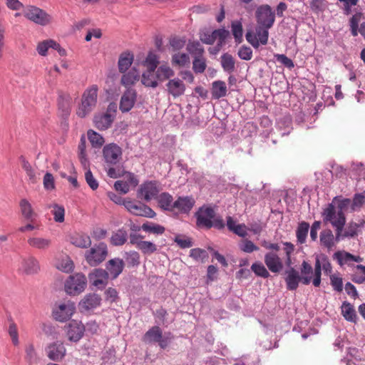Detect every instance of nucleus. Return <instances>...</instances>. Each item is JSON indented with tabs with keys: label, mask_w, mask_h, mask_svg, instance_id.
<instances>
[{
	"label": "nucleus",
	"mask_w": 365,
	"mask_h": 365,
	"mask_svg": "<svg viewBox=\"0 0 365 365\" xmlns=\"http://www.w3.org/2000/svg\"><path fill=\"white\" fill-rule=\"evenodd\" d=\"M334 205L332 204H329L327 207L324 209L322 217L324 223L329 222L335 228L336 241L339 242L344 238H353L357 236L358 229L360 227V225L354 222H350L344 229L346 224L345 215L340 213L339 220H334Z\"/></svg>",
	"instance_id": "obj_1"
},
{
	"label": "nucleus",
	"mask_w": 365,
	"mask_h": 365,
	"mask_svg": "<svg viewBox=\"0 0 365 365\" xmlns=\"http://www.w3.org/2000/svg\"><path fill=\"white\" fill-rule=\"evenodd\" d=\"M284 246V252L285 253L284 264L289 269L286 270L285 274V282L287 284V288L289 290H296L299 286V282L301 281V277L298 271L292 267V262L291 256L294 251V245L289 242H283Z\"/></svg>",
	"instance_id": "obj_2"
},
{
	"label": "nucleus",
	"mask_w": 365,
	"mask_h": 365,
	"mask_svg": "<svg viewBox=\"0 0 365 365\" xmlns=\"http://www.w3.org/2000/svg\"><path fill=\"white\" fill-rule=\"evenodd\" d=\"M98 91V87L97 85H92L84 91L81 96V103L76 110V115L78 117L85 118L96 108Z\"/></svg>",
	"instance_id": "obj_3"
},
{
	"label": "nucleus",
	"mask_w": 365,
	"mask_h": 365,
	"mask_svg": "<svg viewBox=\"0 0 365 365\" xmlns=\"http://www.w3.org/2000/svg\"><path fill=\"white\" fill-rule=\"evenodd\" d=\"M87 280L84 274L76 273L70 275L64 284L65 292L69 295H78L86 287Z\"/></svg>",
	"instance_id": "obj_4"
},
{
	"label": "nucleus",
	"mask_w": 365,
	"mask_h": 365,
	"mask_svg": "<svg viewBox=\"0 0 365 365\" xmlns=\"http://www.w3.org/2000/svg\"><path fill=\"white\" fill-rule=\"evenodd\" d=\"M23 15L27 19L41 26H46L51 22L50 15L44 10L34 6H28L25 8Z\"/></svg>",
	"instance_id": "obj_5"
},
{
	"label": "nucleus",
	"mask_w": 365,
	"mask_h": 365,
	"mask_svg": "<svg viewBox=\"0 0 365 365\" xmlns=\"http://www.w3.org/2000/svg\"><path fill=\"white\" fill-rule=\"evenodd\" d=\"M76 311L74 302L68 300L56 305L53 309V317L58 322H63L68 320Z\"/></svg>",
	"instance_id": "obj_6"
},
{
	"label": "nucleus",
	"mask_w": 365,
	"mask_h": 365,
	"mask_svg": "<svg viewBox=\"0 0 365 365\" xmlns=\"http://www.w3.org/2000/svg\"><path fill=\"white\" fill-rule=\"evenodd\" d=\"M108 255L107 245L101 242L92 247L86 255L87 262L91 266H96L102 262Z\"/></svg>",
	"instance_id": "obj_7"
},
{
	"label": "nucleus",
	"mask_w": 365,
	"mask_h": 365,
	"mask_svg": "<svg viewBox=\"0 0 365 365\" xmlns=\"http://www.w3.org/2000/svg\"><path fill=\"white\" fill-rule=\"evenodd\" d=\"M263 26L257 25L256 27V34L252 31H247L245 37L247 41L254 47L257 48L259 44L266 45L268 41L269 30Z\"/></svg>",
	"instance_id": "obj_8"
},
{
	"label": "nucleus",
	"mask_w": 365,
	"mask_h": 365,
	"mask_svg": "<svg viewBox=\"0 0 365 365\" xmlns=\"http://www.w3.org/2000/svg\"><path fill=\"white\" fill-rule=\"evenodd\" d=\"M230 33L225 29H219L212 32L205 31L200 34V38L201 41L205 44L211 45L215 41H217V45L222 46L225 43L226 38Z\"/></svg>",
	"instance_id": "obj_9"
},
{
	"label": "nucleus",
	"mask_w": 365,
	"mask_h": 365,
	"mask_svg": "<svg viewBox=\"0 0 365 365\" xmlns=\"http://www.w3.org/2000/svg\"><path fill=\"white\" fill-rule=\"evenodd\" d=\"M123 205L130 213L137 215L152 218L155 212L148 205L140 202H134L128 199L123 202Z\"/></svg>",
	"instance_id": "obj_10"
},
{
	"label": "nucleus",
	"mask_w": 365,
	"mask_h": 365,
	"mask_svg": "<svg viewBox=\"0 0 365 365\" xmlns=\"http://www.w3.org/2000/svg\"><path fill=\"white\" fill-rule=\"evenodd\" d=\"M256 19L257 25L271 28L275 20V14L269 6L263 5L257 9Z\"/></svg>",
	"instance_id": "obj_11"
},
{
	"label": "nucleus",
	"mask_w": 365,
	"mask_h": 365,
	"mask_svg": "<svg viewBox=\"0 0 365 365\" xmlns=\"http://www.w3.org/2000/svg\"><path fill=\"white\" fill-rule=\"evenodd\" d=\"M68 339L73 342L78 341L83 336L84 325L78 321L72 320L64 327Z\"/></svg>",
	"instance_id": "obj_12"
},
{
	"label": "nucleus",
	"mask_w": 365,
	"mask_h": 365,
	"mask_svg": "<svg viewBox=\"0 0 365 365\" xmlns=\"http://www.w3.org/2000/svg\"><path fill=\"white\" fill-rule=\"evenodd\" d=\"M197 225L199 227L210 229L212 227L211 222L215 217V212L212 207H201L195 214Z\"/></svg>",
	"instance_id": "obj_13"
},
{
	"label": "nucleus",
	"mask_w": 365,
	"mask_h": 365,
	"mask_svg": "<svg viewBox=\"0 0 365 365\" xmlns=\"http://www.w3.org/2000/svg\"><path fill=\"white\" fill-rule=\"evenodd\" d=\"M103 155L107 163L115 165L121 159L122 149L115 143H110L103 148Z\"/></svg>",
	"instance_id": "obj_14"
},
{
	"label": "nucleus",
	"mask_w": 365,
	"mask_h": 365,
	"mask_svg": "<svg viewBox=\"0 0 365 365\" xmlns=\"http://www.w3.org/2000/svg\"><path fill=\"white\" fill-rule=\"evenodd\" d=\"M264 263L272 273H279L284 268L283 261L275 252H268L264 255Z\"/></svg>",
	"instance_id": "obj_15"
},
{
	"label": "nucleus",
	"mask_w": 365,
	"mask_h": 365,
	"mask_svg": "<svg viewBox=\"0 0 365 365\" xmlns=\"http://www.w3.org/2000/svg\"><path fill=\"white\" fill-rule=\"evenodd\" d=\"M160 192L157 182L149 181L142 184L138 190V196L148 202L152 199H156Z\"/></svg>",
	"instance_id": "obj_16"
},
{
	"label": "nucleus",
	"mask_w": 365,
	"mask_h": 365,
	"mask_svg": "<svg viewBox=\"0 0 365 365\" xmlns=\"http://www.w3.org/2000/svg\"><path fill=\"white\" fill-rule=\"evenodd\" d=\"M137 98V92L134 89H127L121 96L119 109L122 113L130 111L134 106Z\"/></svg>",
	"instance_id": "obj_17"
},
{
	"label": "nucleus",
	"mask_w": 365,
	"mask_h": 365,
	"mask_svg": "<svg viewBox=\"0 0 365 365\" xmlns=\"http://www.w3.org/2000/svg\"><path fill=\"white\" fill-rule=\"evenodd\" d=\"M166 89L169 95L173 98H177L185 94L186 86L181 79L174 78L166 83Z\"/></svg>",
	"instance_id": "obj_18"
},
{
	"label": "nucleus",
	"mask_w": 365,
	"mask_h": 365,
	"mask_svg": "<svg viewBox=\"0 0 365 365\" xmlns=\"http://www.w3.org/2000/svg\"><path fill=\"white\" fill-rule=\"evenodd\" d=\"M66 352V349L63 344L59 341L50 344L46 349L48 357L54 361H61L65 356Z\"/></svg>",
	"instance_id": "obj_19"
},
{
	"label": "nucleus",
	"mask_w": 365,
	"mask_h": 365,
	"mask_svg": "<svg viewBox=\"0 0 365 365\" xmlns=\"http://www.w3.org/2000/svg\"><path fill=\"white\" fill-rule=\"evenodd\" d=\"M125 263L122 259L114 258L106 263V272L112 279H116L123 272Z\"/></svg>",
	"instance_id": "obj_20"
},
{
	"label": "nucleus",
	"mask_w": 365,
	"mask_h": 365,
	"mask_svg": "<svg viewBox=\"0 0 365 365\" xmlns=\"http://www.w3.org/2000/svg\"><path fill=\"white\" fill-rule=\"evenodd\" d=\"M101 297L95 293H90L84 296L79 303V307L83 310H91L101 304Z\"/></svg>",
	"instance_id": "obj_21"
},
{
	"label": "nucleus",
	"mask_w": 365,
	"mask_h": 365,
	"mask_svg": "<svg viewBox=\"0 0 365 365\" xmlns=\"http://www.w3.org/2000/svg\"><path fill=\"white\" fill-rule=\"evenodd\" d=\"M108 272L103 269H95L89 274V279L92 282V284L97 287H105L108 282Z\"/></svg>",
	"instance_id": "obj_22"
},
{
	"label": "nucleus",
	"mask_w": 365,
	"mask_h": 365,
	"mask_svg": "<svg viewBox=\"0 0 365 365\" xmlns=\"http://www.w3.org/2000/svg\"><path fill=\"white\" fill-rule=\"evenodd\" d=\"M195 200L192 197H179L173 205V211L177 210L181 213H188L195 205Z\"/></svg>",
	"instance_id": "obj_23"
},
{
	"label": "nucleus",
	"mask_w": 365,
	"mask_h": 365,
	"mask_svg": "<svg viewBox=\"0 0 365 365\" xmlns=\"http://www.w3.org/2000/svg\"><path fill=\"white\" fill-rule=\"evenodd\" d=\"M113 120L114 116L107 112L103 114L96 115L94 116L93 122L95 126L98 130H105L111 126Z\"/></svg>",
	"instance_id": "obj_24"
},
{
	"label": "nucleus",
	"mask_w": 365,
	"mask_h": 365,
	"mask_svg": "<svg viewBox=\"0 0 365 365\" xmlns=\"http://www.w3.org/2000/svg\"><path fill=\"white\" fill-rule=\"evenodd\" d=\"M21 269L26 274H36L40 269L38 261L34 257L23 259Z\"/></svg>",
	"instance_id": "obj_25"
},
{
	"label": "nucleus",
	"mask_w": 365,
	"mask_h": 365,
	"mask_svg": "<svg viewBox=\"0 0 365 365\" xmlns=\"http://www.w3.org/2000/svg\"><path fill=\"white\" fill-rule=\"evenodd\" d=\"M19 207L22 217L30 222H33L36 214L29 201L26 198L21 199L19 201Z\"/></svg>",
	"instance_id": "obj_26"
},
{
	"label": "nucleus",
	"mask_w": 365,
	"mask_h": 365,
	"mask_svg": "<svg viewBox=\"0 0 365 365\" xmlns=\"http://www.w3.org/2000/svg\"><path fill=\"white\" fill-rule=\"evenodd\" d=\"M351 203V200L349 198H341V197L336 196L334 197L332 200V205H334V220H339V214L345 215L344 210H346Z\"/></svg>",
	"instance_id": "obj_27"
},
{
	"label": "nucleus",
	"mask_w": 365,
	"mask_h": 365,
	"mask_svg": "<svg viewBox=\"0 0 365 365\" xmlns=\"http://www.w3.org/2000/svg\"><path fill=\"white\" fill-rule=\"evenodd\" d=\"M27 242L31 247L40 250H48L52 244L51 239L41 237H29L27 240Z\"/></svg>",
	"instance_id": "obj_28"
},
{
	"label": "nucleus",
	"mask_w": 365,
	"mask_h": 365,
	"mask_svg": "<svg viewBox=\"0 0 365 365\" xmlns=\"http://www.w3.org/2000/svg\"><path fill=\"white\" fill-rule=\"evenodd\" d=\"M140 79V72L135 68L129 71L123 73L121 77L120 83L125 87L133 86Z\"/></svg>",
	"instance_id": "obj_29"
},
{
	"label": "nucleus",
	"mask_w": 365,
	"mask_h": 365,
	"mask_svg": "<svg viewBox=\"0 0 365 365\" xmlns=\"http://www.w3.org/2000/svg\"><path fill=\"white\" fill-rule=\"evenodd\" d=\"M134 56L129 51L122 53L118 58V68L119 72L123 73L126 72L133 62Z\"/></svg>",
	"instance_id": "obj_30"
},
{
	"label": "nucleus",
	"mask_w": 365,
	"mask_h": 365,
	"mask_svg": "<svg viewBox=\"0 0 365 365\" xmlns=\"http://www.w3.org/2000/svg\"><path fill=\"white\" fill-rule=\"evenodd\" d=\"M226 83L222 81H215L212 83V97L213 99H220L227 96Z\"/></svg>",
	"instance_id": "obj_31"
},
{
	"label": "nucleus",
	"mask_w": 365,
	"mask_h": 365,
	"mask_svg": "<svg viewBox=\"0 0 365 365\" xmlns=\"http://www.w3.org/2000/svg\"><path fill=\"white\" fill-rule=\"evenodd\" d=\"M159 207L168 211H173V197L168 192H163L156 197Z\"/></svg>",
	"instance_id": "obj_32"
},
{
	"label": "nucleus",
	"mask_w": 365,
	"mask_h": 365,
	"mask_svg": "<svg viewBox=\"0 0 365 365\" xmlns=\"http://www.w3.org/2000/svg\"><path fill=\"white\" fill-rule=\"evenodd\" d=\"M162 334L161 329L158 326H154L145 332L143 337V341L145 344L158 343Z\"/></svg>",
	"instance_id": "obj_33"
},
{
	"label": "nucleus",
	"mask_w": 365,
	"mask_h": 365,
	"mask_svg": "<svg viewBox=\"0 0 365 365\" xmlns=\"http://www.w3.org/2000/svg\"><path fill=\"white\" fill-rule=\"evenodd\" d=\"M341 314L346 320L356 323L357 321V315L354 307L347 302H344L341 305Z\"/></svg>",
	"instance_id": "obj_34"
},
{
	"label": "nucleus",
	"mask_w": 365,
	"mask_h": 365,
	"mask_svg": "<svg viewBox=\"0 0 365 365\" xmlns=\"http://www.w3.org/2000/svg\"><path fill=\"white\" fill-rule=\"evenodd\" d=\"M320 242L322 245L327 247L328 250H331L334 246L335 242L336 241L331 230H325L320 234Z\"/></svg>",
	"instance_id": "obj_35"
},
{
	"label": "nucleus",
	"mask_w": 365,
	"mask_h": 365,
	"mask_svg": "<svg viewBox=\"0 0 365 365\" xmlns=\"http://www.w3.org/2000/svg\"><path fill=\"white\" fill-rule=\"evenodd\" d=\"M135 247L139 250L143 255H150L158 250L155 244L150 241L134 242Z\"/></svg>",
	"instance_id": "obj_36"
},
{
	"label": "nucleus",
	"mask_w": 365,
	"mask_h": 365,
	"mask_svg": "<svg viewBox=\"0 0 365 365\" xmlns=\"http://www.w3.org/2000/svg\"><path fill=\"white\" fill-rule=\"evenodd\" d=\"M71 243L76 247L86 248L91 245V240L87 235L76 234L71 237Z\"/></svg>",
	"instance_id": "obj_37"
},
{
	"label": "nucleus",
	"mask_w": 365,
	"mask_h": 365,
	"mask_svg": "<svg viewBox=\"0 0 365 365\" xmlns=\"http://www.w3.org/2000/svg\"><path fill=\"white\" fill-rule=\"evenodd\" d=\"M174 71L167 64L159 66L156 71V78L159 81H165L174 76Z\"/></svg>",
	"instance_id": "obj_38"
},
{
	"label": "nucleus",
	"mask_w": 365,
	"mask_h": 365,
	"mask_svg": "<svg viewBox=\"0 0 365 365\" xmlns=\"http://www.w3.org/2000/svg\"><path fill=\"white\" fill-rule=\"evenodd\" d=\"M127 239V232L123 229H120L113 234L110 238V242L115 246H120L125 243Z\"/></svg>",
	"instance_id": "obj_39"
},
{
	"label": "nucleus",
	"mask_w": 365,
	"mask_h": 365,
	"mask_svg": "<svg viewBox=\"0 0 365 365\" xmlns=\"http://www.w3.org/2000/svg\"><path fill=\"white\" fill-rule=\"evenodd\" d=\"M141 228L146 232L155 235H163L165 231V228L163 226L149 222L143 223Z\"/></svg>",
	"instance_id": "obj_40"
},
{
	"label": "nucleus",
	"mask_w": 365,
	"mask_h": 365,
	"mask_svg": "<svg viewBox=\"0 0 365 365\" xmlns=\"http://www.w3.org/2000/svg\"><path fill=\"white\" fill-rule=\"evenodd\" d=\"M221 64L225 71L232 73L235 68L234 58L229 53H225L221 56Z\"/></svg>",
	"instance_id": "obj_41"
},
{
	"label": "nucleus",
	"mask_w": 365,
	"mask_h": 365,
	"mask_svg": "<svg viewBox=\"0 0 365 365\" xmlns=\"http://www.w3.org/2000/svg\"><path fill=\"white\" fill-rule=\"evenodd\" d=\"M309 225L308 222H302L299 224L296 231V235L298 242H299L300 244H303L305 242L309 232Z\"/></svg>",
	"instance_id": "obj_42"
},
{
	"label": "nucleus",
	"mask_w": 365,
	"mask_h": 365,
	"mask_svg": "<svg viewBox=\"0 0 365 365\" xmlns=\"http://www.w3.org/2000/svg\"><path fill=\"white\" fill-rule=\"evenodd\" d=\"M21 166L24 170L26 172L29 180L31 183L35 184L37 182L38 178L31 166V165L29 163V161L26 160L25 159H23L21 161Z\"/></svg>",
	"instance_id": "obj_43"
},
{
	"label": "nucleus",
	"mask_w": 365,
	"mask_h": 365,
	"mask_svg": "<svg viewBox=\"0 0 365 365\" xmlns=\"http://www.w3.org/2000/svg\"><path fill=\"white\" fill-rule=\"evenodd\" d=\"M364 19V14L361 12H357L352 16L349 20V26L351 33L353 36L358 35V28L360 21Z\"/></svg>",
	"instance_id": "obj_44"
},
{
	"label": "nucleus",
	"mask_w": 365,
	"mask_h": 365,
	"mask_svg": "<svg viewBox=\"0 0 365 365\" xmlns=\"http://www.w3.org/2000/svg\"><path fill=\"white\" fill-rule=\"evenodd\" d=\"M334 258L337 260L340 266L344 264L350 266L353 262L352 255L347 252L338 251L334 253Z\"/></svg>",
	"instance_id": "obj_45"
},
{
	"label": "nucleus",
	"mask_w": 365,
	"mask_h": 365,
	"mask_svg": "<svg viewBox=\"0 0 365 365\" xmlns=\"http://www.w3.org/2000/svg\"><path fill=\"white\" fill-rule=\"evenodd\" d=\"M159 63V57L153 52H149L145 61L144 65L147 67V71H155Z\"/></svg>",
	"instance_id": "obj_46"
},
{
	"label": "nucleus",
	"mask_w": 365,
	"mask_h": 365,
	"mask_svg": "<svg viewBox=\"0 0 365 365\" xmlns=\"http://www.w3.org/2000/svg\"><path fill=\"white\" fill-rule=\"evenodd\" d=\"M206 59L203 55L194 57L192 61V69L196 73H202L206 69Z\"/></svg>",
	"instance_id": "obj_47"
},
{
	"label": "nucleus",
	"mask_w": 365,
	"mask_h": 365,
	"mask_svg": "<svg viewBox=\"0 0 365 365\" xmlns=\"http://www.w3.org/2000/svg\"><path fill=\"white\" fill-rule=\"evenodd\" d=\"M141 82L146 87L155 88L158 86V81L155 79L153 71H147L143 73Z\"/></svg>",
	"instance_id": "obj_48"
},
{
	"label": "nucleus",
	"mask_w": 365,
	"mask_h": 365,
	"mask_svg": "<svg viewBox=\"0 0 365 365\" xmlns=\"http://www.w3.org/2000/svg\"><path fill=\"white\" fill-rule=\"evenodd\" d=\"M251 269L258 277L266 279L270 276L269 271L260 262L253 263L251 266Z\"/></svg>",
	"instance_id": "obj_49"
},
{
	"label": "nucleus",
	"mask_w": 365,
	"mask_h": 365,
	"mask_svg": "<svg viewBox=\"0 0 365 365\" xmlns=\"http://www.w3.org/2000/svg\"><path fill=\"white\" fill-rule=\"evenodd\" d=\"M88 138L93 147L100 148L104 143V138L101 135L93 130L88 131Z\"/></svg>",
	"instance_id": "obj_50"
},
{
	"label": "nucleus",
	"mask_w": 365,
	"mask_h": 365,
	"mask_svg": "<svg viewBox=\"0 0 365 365\" xmlns=\"http://www.w3.org/2000/svg\"><path fill=\"white\" fill-rule=\"evenodd\" d=\"M171 62L173 66L183 67L190 63V58L186 53H177L172 56Z\"/></svg>",
	"instance_id": "obj_51"
},
{
	"label": "nucleus",
	"mask_w": 365,
	"mask_h": 365,
	"mask_svg": "<svg viewBox=\"0 0 365 365\" xmlns=\"http://www.w3.org/2000/svg\"><path fill=\"white\" fill-rule=\"evenodd\" d=\"M125 259L128 267H133L140 264V255L136 251H130L125 252Z\"/></svg>",
	"instance_id": "obj_52"
},
{
	"label": "nucleus",
	"mask_w": 365,
	"mask_h": 365,
	"mask_svg": "<svg viewBox=\"0 0 365 365\" xmlns=\"http://www.w3.org/2000/svg\"><path fill=\"white\" fill-rule=\"evenodd\" d=\"M187 51L194 57L204 54V48L198 41L189 42L187 45Z\"/></svg>",
	"instance_id": "obj_53"
},
{
	"label": "nucleus",
	"mask_w": 365,
	"mask_h": 365,
	"mask_svg": "<svg viewBox=\"0 0 365 365\" xmlns=\"http://www.w3.org/2000/svg\"><path fill=\"white\" fill-rule=\"evenodd\" d=\"M70 100L71 98L68 95L61 96L58 98V108L62 110V114L65 116L68 115L71 111Z\"/></svg>",
	"instance_id": "obj_54"
},
{
	"label": "nucleus",
	"mask_w": 365,
	"mask_h": 365,
	"mask_svg": "<svg viewBox=\"0 0 365 365\" xmlns=\"http://www.w3.org/2000/svg\"><path fill=\"white\" fill-rule=\"evenodd\" d=\"M190 256L195 260L201 262H205L208 258V254L206 250L200 248L190 250Z\"/></svg>",
	"instance_id": "obj_55"
},
{
	"label": "nucleus",
	"mask_w": 365,
	"mask_h": 365,
	"mask_svg": "<svg viewBox=\"0 0 365 365\" xmlns=\"http://www.w3.org/2000/svg\"><path fill=\"white\" fill-rule=\"evenodd\" d=\"M50 207H53L52 214L54 220L57 222H63L64 221L65 209L63 206L54 204Z\"/></svg>",
	"instance_id": "obj_56"
},
{
	"label": "nucleus",
	"mask_w": 365,
	"mask_h": 365,
	"mask_svg": "<svg viewBox=\"0 0 365 365\" xmlns=\"http://www.w3.org/2000/svg\"><path fill=\"white\" fill-rule=\"evenodd\" d=\"M232 32L237 42L240 43L242 40L243 29L241 22L238 21L232 23Z\"/></svg>",
	"instance_id": "obj_57"
},
{
	"label": "nucleus",
	"mask_w": 365,
	"mask_h": 365,
	"mask_svg": "<svg viewBox=\"0 0 365 365\" xmlns=\"http://www.w3.org/2000/svg\"><path fill=\"white\" fill-rule=\"evenodd\" d=\"M330 283L333 289L341 292L343 290V279L339 274H330Z\"/></svg>",
	"instance_id": "obj_58"
},
{
	"label": "nucleus",
	"mask_w": 365,
	"mask_h": 365,
	"mask_svg": "<svg viewBox=\"0 0 365 365\" xmlns=\"http://www.w3.org/2000/svg\"><path fill=\"white\" fill-rule=\"evenodd\" d=\"M8 332L14 345L18 346L19 344L18 329L16 324L13 320H11Z\"/></svg>",
	"instance_id": "obj_59"
},
{
	"label": "nucleus",
	"mask_w": 365,
	"mask_h": 365,
	"mask_svg": "<svg viewBox=\"0 0 365 365\" xmlns=\"http://www.w3.org/2000/svg\"><path fill=\"white\" fill-rule=\"evenodd\" d=\"M86 140L83 138L81 139V142L78 145V158L80 159L81 163L86 166L88 160L86 158Z\"/></svg>",
	"instance_id": "obj_60"
},
{
	"label": "nucleus",
	"mask_w": 365,
	"mask_h": 365,
	"mask_svg": "<svg viewBox=\"0 0 365 365\" xmlns=\"http://www.w3.org/2000/svg\"><path fill=\"white\" fill-rule=\"evenodd\" d=\"M175 242L181 248H189L192 246L191 238L183 235H177L175 238Z\"/></svg>",
	"instance_id": "obj_61"
},
{
	"label": "nucleus",
	"mask_w": 365,
	"mask_h": 365,
	"mask_svg": "<svg viewBox=\"0 0 365 365\" xmlns=\"http://www.w3.org/2000/svg\"><path fill=\"white\" fill-rule=\"evenodd\" d=\"M240 249L242 251L246 253H251L254 251L259 250V247L255 245L251 240L247 239L242 242V244L240 245Z\"/></svg>",
	"instance_id": "obj_62"
},
{
	"label": "nucleus",
	"mask_w": 365,
	"mask_h": 365,
	"mask_svg": "<svg viewBox=\"0 0 365 365\" xmlns=\"http://www.w3.org/2000/svg\"><path fill=\"white\" fill-rule=\"evenodd\" d=\"M239 57L245 61H249L252 58V51L251 48L242 46L238 51Z\"/></svg>",
	"instance_id": "obj_63"
},
{
	"label": "nucleus",
	"mask_w": 365,
	"mask_h": 365,
	"mask_svg": "<svg viewBox=\"0 0 365 365\" xmlns=\"http://www.w3.org/2000/svg\"><path fill=\"white\" fill-rule=\"evenodd\" d=\"M85 179L87 182V184L89 185V187L93 190H95L98 187V182L97 180L93 177L92 173L90 170H87L85 173Z\"/></svg>",
	"instance_id": "obj_64"
}]
</instances>
